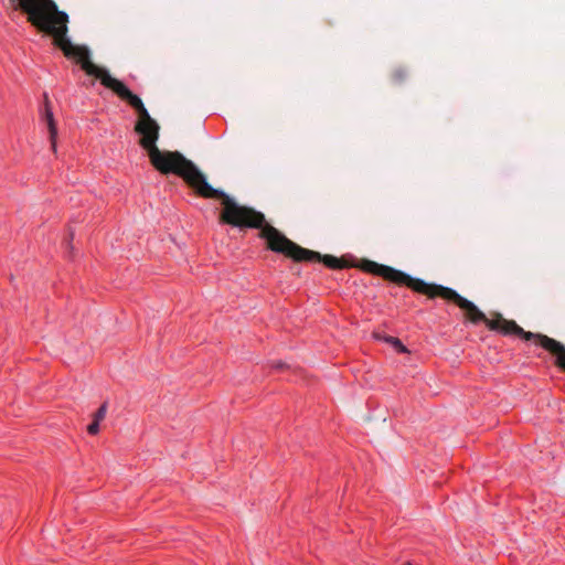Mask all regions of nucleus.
Wrapping results in <instances>:
<instances>
[{
    "instance_id": "6",
    "label": "nucleus",
    "mask_w": 565,
    "mask_h": 565,
    "mask_svg": "<svg viewBox=\"0 0 565 565\" xmlns=\"http://www.w3.org/2000/svg\"><path fill=\"white\" fill-rule=\"evenodd\" d=\"M160 127L158 122H136L135 131L140 135L139 145L147 151L148 156L153 149H158L157 141L159 139Z\"/></svg>"
},
{
    "instance_id": "12",
    "label": "nucleus",
    "mask_w": 565,
    "mask_h": 565,
    "mask_svg": "<svg viewBox=\"0 0 565 565\" xmlns=\"http://www.w3.org/2000/svg\"><path fill=\"white\" fill-rule=\"evenodd\" d=\"M275 366H276V367H284V366H285V364H284V363H281V362H279V363H277Z\"/></svg>"
},
{
    "instance_id": "10",
    "label": "nucleus",
    "mask_w": 565,
    "mask_h": 565,
    "mask_svg": "<svg viewBox=\"0 0 565 565\" xmlns=\"http://www.w3.org/2000/svg\"><path fill=\"white\" fill-rule=\"evenodd\" d=\"M374 335L376 339L383 340L386 343H390L391 345H393L397 352H401V353L408 352L407 348L397 338L390 337V335H381L379 333H375Z\"/></svg>"
},
{
    "instance_id": "9",
    "label": "nucleus",
    "mask_w": 565,
    "mask_h": 565,
    "mask_svg": "<svg viewBox=\"0 0 565 565\" xmlns=\"http://www.w3.org/2000/svg\"><path fill=\"white\" fill-rule=\"evenodd\" d=\"M107 413V402L103 403L97 412L93 415V422L87 426V431L90 435H96L99 431V423L105 418Z\"/></svg>"
},
{
    "instance_id": "5",
    "label": "nucleus",
    "mask_w": 565,
    "mask_h": 565,
    "mask_svg": "<svg viewBox=\"0 0 565 565\" xmlns=\"http://www.w3.org/2000/svg\"><path fill=\"white\" fill-rule=\"evenodd\" d=\"M14 10L21 11L26 21L39 32L53 38L65 31L70 23L68 14L60 10L55 0H9Z\"/></svg>"
},
{
    "instance_id": "3",
    "label": "nucleus",
    "mask_w": 565,
    "mask_h": 565,
    "mask_svg": "<svg viewBox=\"0 0 565 565\" xmlns=\"http://www.w3.org/2000/svg\"><path fill=\"white\" fill-rule=\"evenodd\" d=\"M68 34V24H66L65 31L55 34L53 44L62 50L63 54L71 58H76L81 64L82 70L90 76L96 77L100 81V84L106 88L114 92L119 98L127 102L138 114L137 122H149L154 121L149 115L142 100L135 95L121 81L113 77L109 72L103 67L97 66L90 61V52L86 46L75 45L72 43Z\"/></svg>"
},
{
    "instance_id": "1",
    "label": "nucleus",
    "mask_w": 565,
    "mask_h": 565,
    "mask_svg": "<svg viewBox=\"0 0 565 565\" xmlns=\"http://www.w3.org/2000/svg\"><path fill=\"white\" fill-rule=\"evenodd\" d=\"M151 164L162 174L173 173L182 178L194 192L204 199H217L223 205L221 222L234 227L257 226L263 213L242 205L225 192L214 189L199 168L179 151L153 149L149 154Z\"/></svg>"
},
{
    "instance_id": "13",
    "label": "nucleus",
    "mask_w": 565,
    "mask_h": 565,
    "mask_svg": "<svg viewBox=\"0 0 565 565\" xmlns=\"http://www.w3.org/2000/svg\"><path fill=\"white\" fill-rule=\"evenodd\" d=\"M404 565H412L411 563H405Z\"/></svg>"
},
{
    "instance_id": "11",
    "label": "nucleus",
    "mask_w": 565,
    "mask_h": 565,
    "mask_svg": "<svg viewBox=\"0 0 565 565\" xmlns=\"http://www.w3.org/2000/svg\"><path fill=\"white\" fill-rule=\"evenodd\" d=\"M406 77H407V73L402 67H398V68L394 70L393 73H392V79L395 83H402Z\"/></svg>"
},
{
    "instance_id": "8",
    "label": "nucleus",
    "mask_w": 565,
    "mask_h": 565,
    "mask_svg": "<svg viewBox=\"0 0 565 565\" xmlns=\"http://www.w3.org/2000/svg\"><path fill=\"white\" fill-rule=\"evenodd\" d=\"M44 99H45V103H44L43 120L46 122V126L49 129L52 150L55 152L56 151L57 128H56L54 116H53L46 94L44 95Z\"/></svg>"
},
{
    "instance_id": "2",
    "label": "nucleus",
    "mask_w": 565,
    "mask_h": 565,
    "mask_svg": "<svg viewBox=\"0 0 565 565\" xmlns=\"http://www.w3.org/2000/svg\"><path fill=\"white\" fill-rule=\"evenodd\" d=\"M361 268L370 274L380 276L385 280L399 286H407L415 292L427 296L430 299L440 297L445 300L456 303L466 317L473 323L484 322L490 330H495L502 334L521 335L525 340H530V331H524L513 320H507L501 315H495L489 319L486 315L470 300L460 296L456 290L437 284L426 282L419 278H413L408 274L395 269L387 265H382L373 260H364Z\"/></svg>"
},
{
    "instance_id": "7",
    "label": "nucleus",
    "mask_w": 565,
    "mask_h": 565,
    "mask_svg": "<svg viewBox=\"0 0 565 565\" xmlns=\"http://www.w3.org/2000/svg\"><path fill=\"white\" fill-rule=\"evenodd\" d=\"M532 340L555 356V364L565 371V345L545 334L533 333Z\"/></svg>"
},
{
    "instance_id": "4",
    "label": "nucleus",
    "mask_w": 565,
    "mask_h": 565,
    "mask_svg": "<svg viewBox=\"0 0 565 565\" xmlns=\"http://www.w3.org/2000/svg\"><path fill=\"white\" fill-rule=\"evenodd\" d=\"M257 226H248L249 228H258L259 237L266 241V246L269 250L282 254L295 262H322L331 269H341L348 264L332 255H321L318 252L310 250L296 244L280 231L266 222L263 214L262 221L257 222Z\"/></svg>"
}]
</instances>
